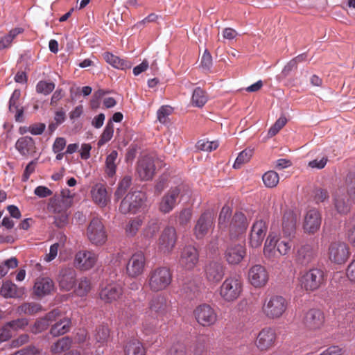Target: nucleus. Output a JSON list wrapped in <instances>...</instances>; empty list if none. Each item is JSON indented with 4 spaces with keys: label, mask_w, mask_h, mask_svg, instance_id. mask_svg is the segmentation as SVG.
<instances>
[{
    "label": "nucleus",
    "mask_w": 355,
    "mask_h": 355,
    "mask_svg": "<svg viewBox=\"0 0 355 355\" xmlns=\"http://www.w3.org/2000/svg\"><path fill=\"white\" fill-rule=\"evenodd\" d=\"M173 274L166 266H159L151 269L147 276V286L153 293L166 289L171 284Z\"/></svg>",
    "instance_id": "obj_1"
},
{
    "label": "nucleus",
    "mask_w": 355,
    "mask_h": 355,
    "mask_svg": "<svg viewBox=\"0 0 355 355\" xmlns=\"http://www.w3.org/2000/svg\"><path fill=\"white\" fill-rule=\"evenodd\" d=\"M292 239L281 237L276 239L275 236L269 235L266 239L263 248L264 256L271 260L276 258L277 252L281 256L288 254L292 248Z\"/></svg>",
    "instance_id": "obj_2"
},
{
    "label": "nucleus",
    "mask_w": 355,
    "mask_h": 355,
    "mask_svg": "<svg viewBox=\"0 0 355 355\" xmlns=\"http://www.w3.org/2000/svg\"><path fill=\"white\" fill-rule=\"evenodd\" d=\"M287 300L281 295H272L266 297L263 303L261 311L268 319H279L286 312Z\"/></svg>",
    "instance_id": "obj_3"
},
{
    "label": "nucleus",
    "mask_w": 355,
    "mask_h": 355,
    "mask_svg": "<svg viewBox=\"0 0 355 355\" xmlns=\"http://www.w3.org/2000/svg\"><path fill=\"white\" fill-rule=\"evenodd\" d=\"M146 199L144 192L140 191L129 192L121 200L119 211L125 215L136 214L144 207Z\"/></svg>",
    "instance_id": "obj_4"
},
{
    "label": "nucleus",
    "mask_w": 355,
    "mask_h": 355,
    "mask_svg": "<svg viewBox=\"0 0 355 355\" xmlns=\"http://www.w3.org/2000/svg\"><path fill=\"white\" fill-rule=\"evenodd\" d=\"M324 272L320 268H311L302 273L300 278V286L308 293L319 289L324 284Z\"/></svg>",
    "instance_id": "obj_5"
},
{
    "label": "nucleus",
    "mask_w": 355,
    "mask_h": 355,
    "mask_svg": "<svg viewBox=\"0 0 355 355\" xmlns=\"http://www.w3.org/2000/svg\"><path fill=\"white\" fill-rule=\"evenodd\" d=\"M243 291L241 280L236 277L226 278L220 287V295L225 302L238 299Z\"/></svg>",
    "instance_id": "obj_6"
},
{
    "label": "nucleus",
    "mask_w": 355,
    "mask_h": 355,
    "mask_svg": "<svg viewBox=\"0 0 355 355\" xmlns=\"http://www.w3.org/2000/svg\"><path fill=\"white\" fill-rule=\"evenodd\" d=\"M87 236L89 241L95 245H102L107 241V234L101 219L94 218L87 229Z\"/></svg>",
    "instance_id": "obj_7"
},
{
    "label": "nucleus",
    "mask_w": 355,
    "mask_h": 355,
    "mask_svg": "<svg viewBox=\"0 0 355 355\" xmlns=\"http://www.w3.org/2000/svg\"><path fill=\"white\" fill-rule=\"evenodd\" d=\"M177 239L175 229L171 226L166 227L157 241L158 250L163 254H171L175 246Z\"/></svg>",
    "instance_id": "obj_8"
},
{
    "label": "nucleus",
    "mask_w": 355,
    "mask_h": 355,
    "mask_svg": "<svg viewBox=\"0 0 355 355\" xmlns=\"http://www.w3.org/2000/svg\"><path fill=\"white\" fill-rule=\"evenodd\" d=\"M350 255L349 248L344 242L334 241L330 243L328 248L329 260L336 264L345 263Z\"/></svg>",
    "instance_id": "obj_9"
},
{
    "label": "nucleus",
    "mask_w": 355,
    "mask_h": 355,
    "mask_svg": "<svg viewBox=\"0 0 355 355\" xmlns=\"http://www.w3.org/2000/svg\"><path fill=\"white\" fill-rule=\"evenodd\" d=\"M193 314L198 323L203 327H210L216 323L218 315L215 310L207 304L198 306Z\"/></svg>",
    "instance_id": "obj_10"
},
{
    "label": "nucleus",
    "mask_w": 355,
    "mask_h": 355,
    "mask_svg": "<svg viewBox=\"0 0 355 355\" xmlns=\"http://www.w3.org/2000/svg\"><path fill=\"white\" fill-rule=\"evenodd\" d=\"M155 156L142 155L137 162V173L141 180H151L155 173Z\"/></svg>",
    "instance_id": "obj_11"
},
{
    "label": "nucleus",
    "mask_w": 355,
    "mask_h": 355,
    "mask_svg": "<svg viewBox=\"0 0 355 355\" xmlns=\"http://www.w3.org/2000/svg\"><path fill=\"white\" fill-rule=\"evenodd\" d=\"M277 338L275 329L271 327H264L258 333L255 345L260 351H268L276 345Z\"/></svg>",
    "instance_id": "obj_12"
},
{
    "label": "nucleus",
    "mask_w": 355,
    "mask_h": 355,
    "mask_svg": "<svg viewBox=\"0 0 355 355\" xmlns=\"http://www.w3.org/2000/svg\"><path fill=\"white\" fill-rule=\"evenodd\" d=\"M182 191L181 186L171 187L162 198L159 203V210L163 214L171 212L178 204Z\"/></svg>",
    "instance_id": "obj_13"
},
{
    "label": "nucleus",
    "mask_w": 355,
    "mask_h": 355,
    "mask_svg": "<svg viewBox=\"0 0 355 355\" xmlns=\"http://www.w3.org/2000/svg\"><path fill=\"white\" fill-rule=\"evenodd\" d=\"M146 267V257L139 251L134 253L126 264V273L130 277H137L143 274Z\"/></svg>",
    "instance_id": "obj_14"
},
{
    "label": "nucleus",
    "mask_w": 355,
    "mask_h": 355,
    "mask_svg": "<svg viewBox=\"0 0 355 355\" xmlns=\"http://www.w3.org/2000/svg\"><path fill=\"white\" fill-rule=\"evenodd\" d=\"M90 195L94 203L101 208L105 207L110 203L111 192L108 191L105 184L101 182L94 184L91 188Z\"/></svg>",
    "instance_id": "obj_15"
},
{
    "label": "nucleus",
    "mask_w": 355,
    "mask_h": 355,
    "mask_svg": "<svg viewBox=\"0 0 355 355\" xmlns=\"http://www.w3.org/2000/svg\"><path fill=\"white\" fill-rule=\"evenodd\" d=\"M98 261V254L92 250H83L78 251L74 259L75 266L80 270H89Z\"/></svg>",
    "instance_id": "obj_16"
},
{
    "label": "nucleus",
    "mask_w": 355,
    "mask_h": 355,
    "mask_svg": "<svg viewBox=\"0 0 355 355\" xmlns=\"http://www.w3.org/2000/svg\"><path fill=\"white\" fill-rule=\"evenodd\" d=\"M248 225L249 222L244 214L241 211L235 212L227 227L230 239H233L243 234Z\"/></svg>",
    "instance_id": "obj_17"
},
{
    "label": "nucleus",
    "mask_w": 355,
    "mask_h": 355,
    "mask_svg": "<svg viewBox=\"0 0 355 355\" xmlns=\"http://www.w3.org/2000/svg\"><path fill=\"white\" fill-rule=\"evenodd\" d=\"M76 271L73 268H62L58 276L59 288L63 291H71L76 283Z\"/></svg>",
    "instance_id": "obj_18"
},
{
    "label": "nucleus",
    "mask_w": 355,
    "mask_h": 355,
    "mask_svg": "<svg viewBox=\"0 0 355 355\" xmlns=\"http://www.w3.org/2000/svg\"><path fill=\"white\" fill-rule=\"evenodd\" d=\"M199 254L197 249L191 245L186 246L181 252L179 264L187 270H193L198 263Z\"/></svg>",
    "instance_id": "obj_19"
},
{
    "label": "nucleus",
    "mask_w": 355,
    "mask_h": 355,
    "mask_svg": "<svg viewBox=\"0 0 355 355\" xmlns=\"http://www.w3.org/2000/svg\"><path fill=\"white\" fill-rule=\"evenodd\" d=\"M268 230L266 223L263 220H256L251 228L250 234V245L252 248H257L261 245L266 236Z\"/></svg>",
    "instance_id": "obj_20"
},
{
    "label": "nucleus",
    "mask_w": 355,
    "mask_h": 355,
    "mask_svg": "<svg viewBox=\"0 0 355 355\" xmlns=\"http://www.w3.org/2000/svg\"><path fill=\"white\" fill-rule=\"evenodd\" d=\"M55 284L49 277L40 276L35 280L33 292L37 297H43L55 291Z\"/></svg>",
    "instance_id": "obj_21"
},
{
    "label": "nucleus",
    "mask_w": 355,
    "mask_h": 355,
    "mask_svg": "<svg viewBox=\"0 0 355 355\" xmlns=\"http://www.w3.org/2000/svg\"><path fill=\"white\" fill-rule=\"evenodd\" d=\"M269 275L264 266L257 264L252 266L248 271V279L250 284L260 288L266 284Z\"/></svg>",
    "instance_id": "obj_22"
},
{
    "label": "nucleus",
    "mask_w": 355,
    "mask_h": 355,
    "mask_svg": "<svg viewBox=\"0 0 355 355\" xmlns=\"http://www.w3.org/2000/svg\"><path fill=\"white\" fill-rule=\"evenodd\" d=\"M324 322V316L323 313L318 309H311L304 315L303 323L305 327L310 330H317L320 329Z\"/></svg>",
    "instance_id": "obj_23"
},
{
    "label": "nucleus",
    "mask_w": 355,
    "mask_h": 355,
    "mask_svg": "<svg viewBox=\"0 0 355 355\" xmlns=\"http://www.w3.org/2000/svg\"><path fill=\"white\" fill-rule=\"evenodd\" d=\"M246 254L245 246L241 243H231L227 245L225 252V258L229 264L239 263Z\"/></svg>",
    "instance_id": "obj_24"
},
{
    "label": "nucleus",
    "mask_w": 355,
    "mask_h": 355,
    "mask_svg": "<svg viewBox=\"0 0 355 355\" xmlns=\"http://www.w3.org/2000/svg\"><path fill=\"white\" fill-rule=\"evenodd\" d=\"M225 275V268L220 261H210L205 267V276L210 283H218Z\"/></svg>",
    "instance_id": "obj_25"
},
{
    "label": "nucleus",
    "mask_w": 355,
    "mask_h": 355,
    "mask_svg": "<svg viewBox=\"0 0 355 355\" xmlns=\"http://www.w3.org/2000/svg\"><path fill=\"white\" fill-rule=\"evenodd\" d=\"M297 216L293 211H284L282 218V235L285 238H294L296 230Z\"/></svg>",
    "instance_id": "obj_26"
},
{
    "label": "nucleus",
    "mask_w": 355,
    "mask_h": 355,
    "mask_svg": "<svg viewBox=\"0 0 355 355\" xmlns=\"http://www.w3.org/2000/svg\"><path fill=\"white\" fill-rule=\"evenodd\" d=\"M67 205L64 200H58L51 202L50 209L58 215L55 216V225L61 227L68 222Z\"/></svg>",
    "instance_id": "obj_27"
},
{
    "label": "nucleus",
    "mask_w": 355,
    "mask_h": 355,
    "mask_svg": "<svg viewBox=\"0 0 355 355\" xmlns=\"http://www.w3.org/2000/svg\"><path fill=\"white\" fill-rule=\"evenodd\" d=\"M316 256V251L311 244L300 245L295 254V261L297 264L307 266Z\"/></svg>",
    "instance_id": "obj_28"
},
{
    "label": "nucleus",
    "mask_w": 355,
    "mask_h": 355,
    "mask_svg": "<svg viewBox=\"0 0 355 355\" xmlns=\"http://www.w3.org/2000/svg\"><path fill=\"white\" fill-rule=\"evenodd\" d=\"M123 295V288L118 284H110L100 291L99 296L105 303H112L120 299Z\"/></svg>",
    "instance_id": "obj_29"
},
{
    "label": "nucleus",
    "mask_w": 355,
    "mask_h": 355,
    "mask_svg": "<svg viewBox=\"0 0 355 355\" xmlns=\"http://www.w3.org/2000/svg\"><path fill=\"white\" fill-rule=\"evenodd\" d=\"M171 302L168 301L166 296L158 295L154 297L149 303V308L152 312L157 315H165L171 309Z\"/></svg>",
    "instance_id": "obj_30"
},
{
    "label": "nucleus",
    "mask_w": 355,
    "mask_h": 355,
    "mask_svg": "<svg viewBox=\"0 0 355 355\" xmlns=\"http://www.w3.org/2000/svg\"><path fill=\"white\" fill-rule=\"evenodd\" d=\"M320 225L321 216L320 212L315 209L309 210L304 218L303 225L304 231L309 234H314L319 230Z\"/></svg>",
    "instance_id": "obj_31"
},
{
    "label": "nucleus",
    "mask_w": 355,
    "mask_h": 355,
    "mask_svg": "<svg viewBox=\"0 0 355 355\" xmlns=\"http://www.w3.org/2000/svg\"><path fill=\"white\" fill-rule=\"evenodd\" d=\"M15 148L24 157L33 156L36 153V146L31 137L25 136L17 139Z\"/></svg>",
    "instance_id": "obj_32"
},
{
    "label": "nucleus",
    "mask_w": 355,
    "mask_h": 355,
    "mask_svg": "<svg viewBox=\"0 0 355 355\" xmlns=\"http://www.w3.org/2000/svg\"><path fill=\"white\" fill-rule=\"evenodd\" d=\"M212 224L213 220L211 214L203 213L197 220L193 230L196 238L202 239L207 234Z\"/></svg>",
    "instance_id": "obj_33"
},
{
    "label": "nucleus",
    "mask_w": 355,
    "mask_h": 355,
    "mask_svg": "<svg viewBox=\"0 0 355 355\" xmlns=\"http://www.w3.org/2000/svg\"><path fill=\"white\" fill-rule=\"evenodd\" d=\"M0 293L6 298L20 297L23 293L22 288H18L16 284L10 281H6L3 283Z\"/></svg>",
    "instance_id": "obj_34"
},
{
    "label": "nucleus",
    "mask_w": 355,
    "mask_h": 355,
    "mask_svg": "<svg viewBox=\"0 0 355 355\" xmlns=\"http://www.w3.org/2000/svg\"><path fill=\"white\" fill-rule=\"evenodd\" d=\"M144 221V216H137L128 220L125 226V233L128 237L136 236Z\"/></svg>",
    "instance_id": "obj_35"
},
{
    "label": "nucleus",
    "mask_w": 355,
    "mask_h": 355,
    "mask_svg": "<svg viewBox=\"0 0 355 355\" xmlns=\"http://www.w3.org/2000/svg\"><path fill=\"white\" fill-rule=\"evenodd\" d=\"M92 287L91 279L87 277H82L76 280L73 290L76 295L85 297L90 292Z\"/></svg>",
    "instance_id": "obj_36"
},
{
    "label": "nucleus",
    "mask_w": 355,
    "mask_h": 355,
    "mask_svg": "<svg viewBox=\"0 0 355 355\" xmlns=\"http://www.w3.org/2000/svg\"><path fill=\"white\" fill-rule=\"evenodd\" d=\"M334 207L337 211L340 214H347L350 209L349 198L345 199L344 193L340 191H338L334 198Z\"/></svg>",
    "instance_id": "obj_37"
},
{
    "label": "nucleus",
    "mask_w": 355,
    "mask_h": 355,
    "mask_svg": "<svg viewBox=\"0 0 355 355\" xmlns=\"http://www.w3.org/2000/svg\"><path fill=\"white\" fill-rule=\"evenodd\" d=\"M72 340L69 336H64L58 339L50 347L53 355H59L70 349Z\"/></svg>",
    "instance_id": "obj_38"
},
{
    "label": "nucleus",
    "mask_w": 355,
    "mask_h": 355,
    "mask_svg": "<svg viewBox=\"0 0 355 355\" xmlns=\"http://www.w3.org/2000/svg\"><path fill=\"white\" fill-rule=\"evenodd\" d=\"M103 57L105 61L114 68L125 70L131 67L130 62L121 59L111 53H105Z\"/></svg>",
    "instance_id": "obj_39"
},
{
    "label": "nucleus",
    "mask_w": 355,
    "mask_h": 355,
    "mask_svg": "<svg viewBox=\"0 0 355 355\" xmlns=\"http://www.w3.org/2000/svg\"><path fill=\"white\" fill-rule=\"evenodd\" d=\"M23 32L24 28L17 27L11 29L7 35L0 37V51L10 48L16 37Z\"/></svg>",
    "instance_id": "obj_40"
},
{
    "label": "nucleus",
    "mask_w": 355,
    "mask_h": 355,
    "mask_svg": "<svg viewBox=\"0 0 355 355\" xmlns=\"http://www.w3.org/2000/svg\"><path fill=\"white\" fill-rule=\"evenodd\" d=\"M232 210L227 205H225L220 211L218 216V227L221 231L227 230L232 219Z\"/></svg>",
    "instance_id": "obj_41"
},
{
    "label": "nucleus",
    "mask_w": 355,
    "mask_h": 355,
    "mask_svg": "<svg viewBox=\"0 0 355 355\" xmlns=\"http://www.w3.org/2000/svg\"><path fill=\"white\" fill-rule=\"evenodd\" d=\"M125 353V355H145L146 351L140 341L132 339L126 343Z\"/></svg>",
    "instance_id": "obj_42"
},
{
    "label": "nucleus",
    "mask_w": 355,
    "mask_h": 355,
    "mask_svg": "<svg viewBox=\"0 0 355 355\" xmlns=\"http://www.w3.org/2000/svg\"><path fill=\"white\" fill-rule=\"evenodd\" d=\"M70 320L67 318L60 320V321L55 322L50 331V334L54 336H59L68 332L70 329Z\"/></svg>",
    "instance_id": "obj_43"
},
{
    "label": "nucleus",
    "mask_w": 355,
    "mask_h": 355,
    "mask_svg": "<svg viewBox=\"0 0 355 355\" xmlns=\"http://www.w3.org/2000/svg\"><path fill=\"white\" fill-rule=\"evenodd\" d=\"M118 153L116 150H112L106 157L105 160V173L109 177H113L116 173Z\"/></svg>",
    "instance_id": "obj_44"
},
{
    "label": "nucleus",
    "mask_w": 355,
    "mask_h": 355,
    "mask_svg": "<svg viewBox=\"0 0 355 355\" xmlns=\"http://www.w3.org/2000/svg\"><path fill=\"white\" fill-rule=\"evenodd\" d=\"M207 99L208 98L205 91L200 87H197L193 92L191 103L196 107H202L207 103Z\"/></svg>",
    "instance_id": "obj_45"
},
{
    "label": "nucleus",
    "mask_w": 355,
    "mask_h": 355,
    "mask_svg": "<svg viewBox=\"0 0 355 355\" xmlns=\"http://www.w3.org/2000/svg\"><path fill=\"white\" fill-rule=\"evenodd\" d=\"M110 331L107 325L102 324L96 329L94 337L97 343L104 345L110 339Z\"/></svg>",
    "instance_id": "obj_46"
},
{
    "label": "nucleus",
    "mask_w": 355,
    "mask_h": 355,
    "mask_svg": "<svg viewBox=\"0 0 355 355\" xmlns=\"http://www.w3.org/2000/svg\"><path fill=\"white\" fill-rule=\"evenodd\" d=\"M157 320L155 318L146 316L142 322V331L146 335L156 333L157 329Z\"/></svg>",
    "instance_id": "obj_47"
},
{
    "label": "nucleus",
    "mask_w": 355,
    "mask_h": 355,
    "mask_svg": "<svg viewBox=\"0 0 355 355\" xmlns=\"http://www.w3.org/2000/svg\"><path fill=\"white\" fill-rule=\"evenodd\" d=\"M254 153V149L247 148L241 151L236 157L233 167L234 168H240L243 164L250 161Z\"/></svg>",
    "instance_id": "obj_48"
},
{
    "label": "nucleus",
    "mask_w": 355,
    "mask_h": 355,
    "mask_svg": "<svg viewBox=\"0 0 355 355\" xmlns=\"http://www.w3.org/2000/svg\"><path fill=\"white\" fill-rule=\"evenodd\" d=\"M114 135V125L112 121H107L103 132L100 136L97 145L101 147L110 141Z\"/></svg>",
    "instance_id": "obj_49"
},
{
    "label": "nucleus",
    "mask_w": 355,
    "mask_h": 355,
    "mask_svg": "<svg viewBox=\"0 0 355 355\" xmlns=\"http://www.w3.org/2000/svg\"><path fill=\"white\" fill-rule=\"evenodd\" d=\"M262 180L266 187L274 188L279 183V177L277 172L269 171L263 175Z\"/></svg>",
    "instance_id": "obj_50"
},
{
    "label": "nucleus",
    "mask_w": 355,
    "mask_h": 355,
    "mask_svg": "<svg viewBox=\"0 0 355 355\" xmlns=\"http://www.w3.org/2000/svg\"><path fill=\"white\" fill-rule=\"evenodd\" d=\"M132 183V179L130 176H125L119 183L118 187L114 192V197L119 200L127 191Z\"/></svg>",
    "instance_id": "obj_51"
},
{
    "label": "nucleus",
    "mask_w": 355,
    "mask_h": 355,
    "mask_svg": "<svg viewBox=\"0 0 355 355\" xmlns=\"http://www.w3.org/2000/svg\"><path fill=\"white\" fill-rule=\"evenodd\" d=\"M159 226L157 220H151L144 228L142 231V236L147 239L153 238L158 232Z\"/></svg>",
    "instance_id": "obj_52"
},
{
    "label": "nucleus",
    "mask_w": 355,
    "mask_h": 355,
    "mask_svg": "<svg viewBox=\"0 0 355 355\" xmlns=\"http://www.w3.org/2000/svg\"><path fill=\"white\" fill-rule=\"evenodd\" d=\"M347 196L352 202L355 203V173H350L346 177Z\"/></svg>",
    "instance_id": "obj_53"
},
{
    "label": "nucleus",
    "mask_w": 355,
    "mask_h": 355,
    "mask_svg": "<svg viewBox=\"0 0 355 355\" xmlns=\"http://www.w3.org/2000/svg\"><path fill=\"white\" fill-rule=\"evenodd\" d=\"M55 87V83L51 81L40 80L37 83L35 89L38 94L47 96L53 91Z\"/></svg>",
    "instance_id": "obj_54"
},
{
    "label": "nucleus",
    "mask_w": 355,
    "mask_h": 355,
    "mask_svg": "<svg viewBox=\"0 0 355 355\" xmlns=\"http://www.w3.org/2000/svg\"><path fill=\"white\" fill-rule=\"evenodd\" d=\"M42 309L40 304L37 303H24L17 308L19 314L24 313L32 315L39 312Z\"/></svg>",
    "instance_id": "obj_55"
},
{
    "label": "nucleus",
    "mask_w": 355,
    "mask_h": 355,
    "mask_svg": "<svg viewBox=\"0 0 355 355\" xmlns=\"http://www.w3.org/2000/svg\"><path fill=\"white\" fill-rule=\"evenodd\" d=\"M18 266V260L16 257H11L0 264V278L7 275L10 269L17 268Z\"/></svg>",
    "instance_id": "obj_56"
},
{
    "label": "nucleus",
    "mask_w": 355,
    "mask_h": 355,
    "mask_svg": "<svg viewBox=\"0 0 355 355\" xmlns=\"http://www.w3.org/2000/svg\"><path fill=\"white\" fill-rule=\"evenodd\" d=\"M196 147L199 150L211 152L218 147V142L217 141H209L200 139L197 142Z\"/></svg>",
    "instance_id": "obj_57"
},
{
    "label": "nucleus",
    "mask_w": 355,
    "mask_h": 355,
    "mask_svg": "<svg viewBox=\"0 0 355 355\" xmlns=\"http://www.w3.org/2000/svg\"><path fill=\"white\" fill-rule=\"evenodd\" d=\"M28 324L27 319L26 318H19L17 320H14L10 322H8L5 324L6 327L10 329L11 331H16L19 329H24Z\"/></svg>",
    "instance_id": "obj_58"
},
{
    "label": "nucleus",
    "mask_w": 355,
    "mask_h": 355,
    "mask_svg": "<svg viewBox=\"0 0 355 355\" xmlns=\"http://www.w3.org/2000/svg\"><path fill=\"white\" fill-rule=\"evenodd\" d=\"M191 355H207V347L204 340H197L190 348Z\"/></svg>",
    "instance_id": "obj_59"
},
{
    "label": "nucleus",
    "mask_w": 355,
    "mask_h": 355,
    "mask_svg": "<svg viewBox=\"0 0 355 355\" xmlns=\"http://www.w3.org/2000/svg\"><path fill=\"white\" fill-rule=\"evenodd\" d=\"M286 119L284 116L279 117L274 125L269 129L268 135L270 137L275 136L279 131L286 125Z\"/></svg>",
    "instance_id": "obj_60"
},
{
    "label": "nucleus",
    "mask_w": 355,
    "mask_h": 355,
    "mask_svg": "<svg viewBox=\"0 0 355 355\" xmlns=\"http://www.w3.org/2000/svg\"><path fill=\"white\" fill-rule=\"evenodd\" d=\"M192 211L190 209H183L178 215V221L180 225H186L188 224L191 218Z\"/></svg>",
    "instance_id": "obj_61"
},
{
    "label": "nucleus",
    "mask_w": 355,
    "mask_h": 355,
    "mask_svg": "<svg viewBox=\"0 0 355 355\" xmlns=\"http://www.w3.org/2000/svg\"><path fill=\"white\" fill-rule=\"evenodd\" d=\"M314 200L316 203L323 202L326 200L329 199V192L325 189L318 188L314 190L313 192Z\"/></svg>",
    "instance_id": "obj_62"
},
{
    "label": "nucleus",
    "mask_w": 355,
    "mask_h": 355,
    "mask_svg": "<svg viewBox=\"0 0 355 355\" xmlns=\"http://www.w3.org/2000/svg\"><path fill=\"white\" fill-rule=\"evenodd\" d=\"M172 109L169 106H162L157 111V119L162 123L167 121V117L171 114Z\"/></svg>",
    "instance_id": "obj_63"
},
{
    "label": "nucleus",
    "mask_w": 355,
    "mask_h": 355,
    "mask_svg": "<svg viewBox=\"0 0 355 355\" xmlns=\"http://www.w3.org/2000/svg\"><path fill=\"white\" fill-rule=\"evenodd\" d=\"M168 355H187L186 346L180 343L174 344L171 347Z\"/></svg>",
    "instance_id": "obj_64"
}]
</instances>
